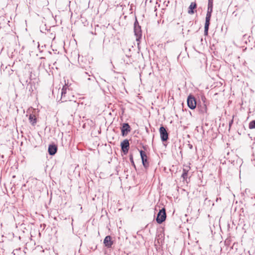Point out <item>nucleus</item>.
Returning a JSON list of instances; mask_svg holds the SVG:
<instances>
[{
    "label": "nucleus",
    "instance_id": "b1692460",
    "mask_svg": "<svg viewBox=\"0 0 255 255\" xmlns=\"http://www.w3.org/2000/svg\"><path fill=\"white\" fill-rule=\"evenodd\" d=\"M70 104H73L74 105H75V102H71V101H70Z\"/></svg>",
    "mask_w": 255,
    "mask_h": 255
},
{
    "label": "nucleus",
    "instance_id": "9d476101",
    "mask_svg": "<svg viewBox=\"0 0 255 255\" xmlns=\"http://www.w3.org/2000/svg\"><path fill=\"white\" fill-rule=\"evenodd\" d=\"M197 108L200 113L202 114L207 113V108L206 104L205 103V101H204L202 104H198L197 105Z\"/></svg>",
    "mask_w": 255,
    "mask_h": 255
},
{
    "label": "nucleus",
    "instance_id": "f03ea898",
    "mask_svg": "<svg viewBox=\"0 0 255 255\" xmlns=\"http://www.w3.org/2000/svg\"><path fill=\"white\" fill-rule=\"evenodd\" d=\"M166 218V210L164 208L159 210L157 214L156 221L157 223L160 224L162 223Z\"/></svg>",
    "mask_w": 255,
    "mask_h": 255
},
{
    "label": "nucleus",
    "instance_id": "aec40b11",
    "mask_svg": "<svg viewBox=\"0 0 255 255\" xmlns=\"http://www.w3.org/2000/svg\"><path fill=\"white\" fill-rule=\"evenodd\" d=\"M68 100V98L66 97V94H64V98H61V100L62 102H66Z\"/></svg>",
    "mask_w": 255,
    "mask_h": 255
},
{
    "label": "nucleus",
    "instance_id": "1a4fd4ad",
    "mask_svg": "<svg viewBox=\"0 0 255 255\" xmlns=\"http://www.w3.org/2000/svg\"><path fill=\"white\" fill-rule=\"evenodd\" d=\"M104 244L107 248H111L113 244V241L110 236H107L104 240Z\"/></svg>",
    "mask_w": 255,
    "mask_h": 255
},
{
    "label": "nucleus",
    "instance_id": "0eeeda50",
    "mask_svg": "<svg viewBox=\"0 0 255 255\" xmlns=\"http://www.w3.org/2000/svg\"><path fill=\"white\" fill-rule=\"evenodd\" d=\"M131 128L128 123H124L121 128L122 135L126 136L130 131Z\"/></svg>",
    "mask_w": 255,
    "mask_h": 255
},
{
    "label": "nucleus",
    "instance_id": "393cba45",
    "mask_svg": "<svg viewBox=\"0 0 255 255\" xmlns=\"http://www.w3.org/2000/svg\"><path fill=\"white\" fill-rule=\"evenodd\" d=\"M88 80H91V78H88Z\"/></svg>",
    "mask_w": 255,
    "mask_h": 255
},
{
    "label": "nucleus",
    "instance_id": "20e7f679",
    "mask_svg": "<svg viewBox=\"0 0 255 255\" xmlns=\"http://www.w3.org/2000/svg\"><path fill=\"white\" fill-rule=\"evenodd\" d=\"M213 4L208 3V9L206 16L205 23L207 24H210V19L213 12Z\"/></svg>",
    "mask_w": 255,
    "mask_h": 255
},
{
    "label": "nucleus",
    "instance_id": "9b49d317",
    "mask_svg": "<svg viewBox=\"0 0 255 255\" xmlns=\"http://www.w3.org/2000/svg\"><path fill=\"white\" fill-rule=\"evenodd\" d=\"M57 151V147L55 144H50L48 146V153L50 155H54Z\"/></svg>",
    "mask_w": 255,
    "mask_h": 255
},
{
    "label": "nucleus",
    "instance_id": "4468645a",
    "mask_svg": "<svg viewBox=\"0 0 255 255\" xmlns=\"http://www.w3.org/2000/svg\"><path fill=\"white\" fill-rule=\"evenodd\" d=\"M28 119L31 124L32 126H35L37 123V119L35 116L34 115L30 114L29 116Z\"/></svg>",
    "mask_w": 255,
    "mask_h": 255
},
{
    "label": "nucleus",
    "instance_id": "f8f14e48",
    "mask_svg": "<svg viewBox=\"0 0 255 255\" xmlns=\"http://www.w3.org/2000/svg\"><path fill=\"white\" fill-rule=\"evenodd\" d=\"M197 8V4L196 2H192L191 3L188 9V13L190 14L194 13L196 8Z\"/></svg>",
    "mask_w": 255,
    "mask_h": 255
},
{
    "label": "nucleus",
    "instance_id": "4be33fe9",
    "mask_svg": "<svg viewBox=\"0 0 255 255\" xmlns=\"http://www.w3.org/2000/svg\"><path fill=\"white\" fill-rule=\"evenodd\" d=\"M208 3L213 4V0H208Z\"/></svg>",
    "mask_w": 255,
    "mask_h": 255
},
{
    "label": "nucleus",
    "instance_id": "412c9836",
    "mask_svg": "<svg viewBox=\"0 0 255 255\" xmlns=\"http://www.w3.org/2000/svg\"><path fill=\"white\" fill-rule=\"evenodd\" d=\"M233 123V119L229 122V125L230 128H231Z\"/></svg>",
    "mask_w": 255,
    "mask_h": 255
},
{
    "label": "nucleus",
    "instance_id": "ddd939ff",
    "mask_svg": "<svg viewBox=\"0 0 255 255\" xmlns=\"http://www.w3.org/2000/svg\"><path fill=\"white\" fill-rule=\"evenodd\" d=\"M190 169V167L189 166H184V168L183 169V173L181 175V177L183 178L184 180L187 179L188 172Z\"/></svg>",
    "mask_w": 255,
    "mask_h": 255
},
{
    "label": "nucleus",
    "instance_id": "5701e85b",
    "mask_svg": "<svg viewBox=\"0 0 255 255\" xmlns=\"http://www.w3.org/2000/svg\"><path fill=\"white\" fill-rule=\"evenodd\" d=\"M188 146H189V147L190 149H192V147H193L192 145V144H188Z\"/></svg>",
    "mask_w": 255,
    "mask_h": 255
},
{
    "label": "nucleus",
    "instance_id": "39448f33",
    "mask_svg": "<svg viewBox=\"0 0 255 255\" xmlns=\"http://www.w3.org/2000/svg\"><path fill=\"white\" fill-rule=\"evenodd\" d=\"M159 133L161 140L163 142L166 141L168 139V133L163 126L159 128Z\"/></svg>",
    "mask_w": 255,
    "mask_h": 255
},
{
    "label": "nucleus",
    "instance_id": "2eb2a0df",
    "mask_svg": "<svg viewBox=\"0 0 255 255\" xmlns=\"http://www.w3.org/2000/svg\"><path fill=\"white\" fill-rule=\"evenodd\" d=\"M68 89V86L65 85L63 87V88L61 90V95H62V98H64V94H67V90Z\"/></svg>",
    "mask_w": 255,
    "mask_h": 255
},
{
    "label": "nucleus",
    "instance_id": "423d86ee",
    "mask_svg": "<svg viewBox=\"0 0 255 255\" xmlns=\"http://www.w3.org/2000/svg\"><path fill=\"white\" fill-rule=\"evenodd\" d=\"M121 149L123 152L126 154L129 150V143L128 139L124 140L121 143Z\"/></svg>",
    "mask_w": 255,
    "mask_h": 255
},
{
    "label": "nucleus",
    "instance_id": "6e6552de",
    "mask_svg": "<svg viewBox=\"0 0 255 255\" xmlns=\"http://www.w3.org/2000/svg\"><path fill=\"white\" fill-rule=\"evenodd\" d=\"M140 154L141 156V158L142 160V163L143 165V166L145 168H147L149 166V163L147 161V157L145 153V152L143 150H140Z\"/></svg>",
    "mask_w": 255,
    "mask_h": 255
},
{
    "label": "nucleus",
    "instance_id": "dca6fc26",
    "mask_svg": "<svg viewBox=\"0 0 255 255\" xmlns=\"http://www.w3.org/2000/svg\"><path fill=\"white\" fill-rule=\"evenodd\" d=\"M249 128L250 129L255 128V120L252 121L249 124Z\"/></svg>",
    "mask_w": 255,
    "mask_h": 255
},
{
    "label": "nucleus",
    "instance_id": "f3484780",
    "mask_svg": "<svg viewBox=\"0 0 255 255\" xmlns=\"http://www.w3.org/2000/svg\"><path fill=\"white\" fill-rule=\"evenodd\" d=\"M210 24H205L204 27V35H207L208 33V30Z\"/></svg>",
    "mask_w": 255,
    "mask_h": 255
},
{
    "label": "nucleus",
    "instance_id": "7ed1b4c3",
    "mask_svg": "<svg viewBox=\"0 0 255 255\" xmlns=\"http://www.w3.org/2000/svg\"><path fill=\"white\" fill-rule=\"evenodd\" d=\"M188 107L192 109H195L197 106V102L195 98L192 95H189L187 100Z\"/></svg>",
    "mask_w": 255,
    "mask_h": 255
},
{
    "label": "nucleus",
    "instance_id": "f257e3e1",
    "mask_svg": "<svg viewBox=\"0 0 255 255\" xmlns=\"http://www.w3.org/2000/svg\"><path fill=\"white\" fill-rule=\"evenodd\" d=\"M134 35L136 36V41H140V39L141 38L142 36V31L141 29V27L139 25L138 22L136 18H135V20L134 23Z\"/></svg>",
    "mask_w": 255,
    "mask_h": 255
},
{
    "label": "nucleus",
    "instance_id": "6ab92c4d",
    "mask_svg": "<svg viewBox=\"0 0 255 255\" xmlns=\"http://www.w3.org/2000/svg\"><path fill=\"white\" fill-rule=\"evenodd\" d=\"M129 160L131 162L132 165L134 166V168H135V165L134 164V162L133 161V155L132 154H130L129 155Z\"/></svg>",
    "mask_w": 255,
    "mask_h": 255
},
{
    "label": "nucleus",
    "instance_id": "a211bd4d",
    "mask_svg": "<svg viewBox=\"0 0 255 255\" xmlns=\"http://www.w3.org/2000/svg\"><path fill=\"white\" fill-rule=\"evenodd\" d=\"M26 89H28L29 91H30V92H33V89H32V84L30 83V82L27 85V86L26 87Z\"/></svg>",
    "mask_w": 255,
    "mask_h": 255
}]
</instances>
